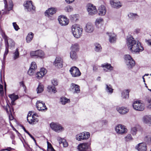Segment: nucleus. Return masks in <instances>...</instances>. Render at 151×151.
Listing matches in <instances>:
<instances>
[{
  "mask_svg": "<svg viewBox=\"0 0 151 151\" xmlns=\"http://www.w3.org/2000/svg\"><path fill=\"white\" fill-rule=\"evenodd\" d=\"M3 86L0 85V92L1 93H3Z\"/></svg>",
  "mask_w": 151,
  "mask_h": 151,
  "instance_id": "052dcab7",
  "label": "nucleus"
},
{
  "mask_svg": "<svg viewBox=\"0 0 151 151\" xmlns=\"http://www.w3.org/2000/svg\"><path fill=\"white\" fill-rule=\"evenodd\" d=\"M128 16L130 19H134L137 17L138 16L137 14L130 13L128 14Z\"/></svg>",
  "mask_w": 151,
  "mask_h": 151,
  "instance_id": "c03bdc74",
  "label": "nucleus"
},
{
  "mask_svg": "<svg viewBox=\"0 0 151 151\" xmlns=\"http://www.w3.org/2000/svg\"><path fill=\"white\" fill-rule=\"evenodd\" d=\"M47 88L49 92L53 93H55L57 92L56 88L54 86L49 85L48 86Z\"/></svg>",
  "mask_w": 151,
  "mask_h": 151,
  "instance_id": "4c0bfd02",
  "label": "nucleus"
},
{
  "mask_svg": "<svg viewBox=\"0 0 151 151\" xmlns=\"http://www.w3.org/2000/svg\"><path fill=\"white\" fill-rule=\"evenodd\" d=\"M60 101L62 104L65 105L67 103L70 102V100L65 97H62L60 98Z\"/></svg>",
  "mask_w": 151,
  "mask_h": 151,
  "instance_id": "72a5a7b5",
  "label": "nucleus"
},
{
  "mask_svg": "<svg viewBox=\"0 0 151 151\" xmlns=\"http://www.w3.org/2000/svg\"><path fill=\"white\" fill-rule=\"evenodd\" d=\"M32 114V112H31V111L29 112L28 114L27 118L29 116H31Z\"/></svg>",
  "mask_w": 151,
  "mask_h": 151,
  "instance_id": "774afa93",
  "label": "nucleus"
},
{
  "mask_svg": "<svg viewBox=\"0 0 151 151\" xmlns=\"http://www.w3.org/2000/svg\"><path fill=\"white\" fill-rule=\"evenodd\" d=\"M33 36V34L32 32L29 33L26 37V40L27 42H30L32 40Z\"/></svg>",
  "mask_w": 151,
  "mask_h": 151,
  "instance_id": "c9c22d12",
  "label": "nucleus"
},
{
  "mask_svg": "<svg viewBox=\"0 0 151 151\" xmlns=\"http://www.w3.org/2000/svg\"><path fill=\"white\" fill-rule=\"evenodd\" d=\"M51 128L57 132H60L63 131L64 128L60 124L52 122L50 124Z\"/></svg>",
  "mask_w": 151,
  "mask_h": 151,
  "instance_id": "39448f33",
  "label": "nucleus"
},
{
  "mask_svg": "<svg viewBox=\"0 0 151 151\" xmlns=\"http://www.w3.org/2000/svg\"><path fill=\"white\" fill-rule=\"evenodd\" d=\"M129 91L128 90H125L122 93V97L123 98L127 99L129 97Z\"/></svg>",
  "mask_w": 151,
  "mask_h": 151,
  "instance_id": "473e14b6",
  "label": "nucleus"
},
{
  "mask_svg": "<svg viewBox=\"0 0 151 151\" xmlns=\"http://www.w3.org/2000/svg\"><path fill=\"white\" fill-rule=\"evenodd\" d=\"M12 24L13 27L15 30L18 31L19 29L18 26L16 22H13Z\"/></svg>",
  "mask_w": 151,
  "mask_h": 151,
  "instance_id": "864d4df0",
  "label": "nucleus"
},
{
  "mask_svg": "<svg viewBox=\"0 0 151 151\" xmlns=\"http://www.w3.org/2000/svg\"><path fill=\"white\" fill-rule=\"evenodd\" d=\"M30 55L31 56L40 58H43L45 56L44 52L42 50H40L31 52H30Z\"/></svg>",
  "mask_w": 151,
  "mask_h": 151,
  "instance_id": "ddd939ff",
  "label": "nucleus"
},
{
  "mask_svg": "<svg viewBox=\"0 0 151 151\" xmlns=\"http://www.w3.org/2000/svg\"><path fill=\"white\" fill-rule=\"evenodd\" d=\"M57 9L55 8H50L47 9L45 12V14L46 16L49 17L50 15L55 14L57 11Z\"/></svg>",
  "mask_w": 151,
  "mask_h": 151,
  "instance_id": "6ab92c4d",
  "label": "nucleus"
},
{
  "mask_svg": "<svg viewBox=\"0 0 151 151\" xmlns=\"http://www.w3.org/2000/svg\"><path fill=\"white\" fill-rule=\"evenodd\" d=\"M72 33L75 37L76 38L80 37L82 32V29L76 24H74L71 27Z\"/></svg>",
  "mask_w": 151,
  "mask_h": 151,
  "instance_id": "f03ea898",
  "label": "nucleus"
},
{
  "mask_svg": "<svg viewBox=\"0 0 151 151\" xmlns=\"http://www.w3.org/2000/svg\"><path fill=\"white\" fill-rule=\"evenodd\" d=\"M25 9L28 11H34L35 8L34 6L32 1H27L24 4Z\"/></svg>",
  "mask_w": 151,
  "mask_h": 151,
  "instance_id": "6e6552de",
  "label": "nucleus"
},
{
  "mask_svg": "<svg viewBox=\"0 0 151 151\" xmlns=\"http://www.w3.org/2000/svg\"><path fill=\"white\" fill-rule=\"evenodd\" d=\"M8 47H6V51H5V53H4V55H6L8 53Z\"/></svg>",
  "mask_w": 151,
  "mask_h": 151,
  "instance_id": "0e129e2a",
  "label": "nucleus"
},
{
  "mask_svg": "<svg viewBox=\"0 0 151 151\" xmlns=\"http://www.w3.org/2000/svg\"><path fill=\"white\" fill-rule=\"evenodd\" d=\"M127 45L131 51L134 53L141 52L144 50L143 47L140 42L138 40H135L132 37L127 38Z\"/></svg>",
  "mask_w": 151,
  "mask_h": 151,
  "instance_id": "f257e3e1",
  "label": "nucleus"
},
{
  "mask_svg": "<svg viewBox=\"0 0 151 151\" xmlns=\"http://www.w3.org/2000/svg\"><path fill=\"white\" fill-rule=\"evenodd\" d=\"M36 106L37 109L39 111H45L47 109L45 103L41 101H37L36 104Z\"/></svg>",
  "mask_w": 151,
  "mask_h": 151,
  "instance_id": "f8f14e48",
  "label": "nucleus"
},
{
  "mask_svg": "<svg viewBox=\"0 0 151 151\" xmlns=\"http://www.w3.org/2000/svg\"><path fill=\"white\" fill-rule=\"evenodd\" d=\"M99 14L101 16L104 15L106 12V9L104 6L102 5L99 6L98 9Z\"/></svg>",
  "mask_w": 151,
  "mask_h": 151,
  "instance_id": "5701e85b",
  "label": "nucleus"
},
{
  "mask_svg": "<svg viewBox=\"0 0 151 151\" xmlns=\"http://www.w3.org/2000/svg\"><path fill=\"white\" fill-rule=\"evenodd\" d=\"M5 109L7 113L9 115V119L10 120H12L14 119V117L12 114V110L13 111V109L12 108L11 109L9 106L7 104L6 107Z\"/></svg>",
  "mask_w": 151,
  "mask_h": 151,
  "instance_id": "4be33fe9",
  "label": "nucleus"
},
{
  "mask_svg": "<svg viewBox=\"0 0 151 151\" xmlns=\"http://www.w3.org/2000/svg\"><path fill=\"white\" fill-rule=\"evenodd\" d=\"M5 4L4 11V14H8L9 11L12 9L13 7V3L11 0H9L8 3L6 1H4Z\"/></svg>",
  "mask_w": 151,
  "mask_h": 151,
  "instance_id": "9d476101",
  "label": "nucleus"
},
{
  "mask_svg": "<svg viewBox=\"0 0 151 151\" xmlns=\"http://www.w3.org/2000/svg\"><path fill=\"white\" fill-rule=\"evenodd\" d=\"M65 9L67 12H70L73 10V8L72 6H68L65 7Z\"/></svg>",
  "mask_w": 151,
  "mask_h": 151,
  "instance_id": "09e8293b",
  "label": "nucleus"
},
{
  "mask_svg": "<svg viewBox=\"0 0 151 151\" xmlns=\"http://www.w3.org/2000/svg\"><path fill=\"white\" fill-rule=\"evenodd\" d=\"M47 151H55L53 148L47 149Z\"/></svg>",
  "mask_w": 151,
  "mask_h": 151,
  "instance_id": "338daca9",
  "label": "nucleus"
},
{
  "mask_svg": "<svg viewBox=\"0 0 151 151\" xmlns=\"http://www.w3.org/2000/svg\"><path fill=\"white\" fill-rule=\"evenodd\" d=\"M115 131L119 134H122L126 133L127 130L125 127L122 124H118L115 128Z\"/></svg>",
  "mask_w": 151,
  "mask_h": 151,
  "instance_id": "423d86ee",
  "label": "nucleus"
},
{
  "mask_svg": "<svg viewBox=\"0 0 151 151\" xmlns=\"http://www.w3.org/2000/svg\"><path fill=\"white\" fill-rule=\"evenodd\" d=\"M53 86H56L58 85V82L57 80L55 79H53L51 80Z\"/></svg>",
  "mask_w": 151,
  "mask_h": 151,
  "instance_id": "5fc2aeb1",
  "label": "nucleus"
},
{
  "mask_svg": "<svg viewBox=\"0 0 151 151\" xmlns=\"http://www.w3.org/2000/svg\"><path fill=\"white\" fill-rule=\"evenodd\" d=\"M133 109L135 110L142 111L145 109V105L143 102L141 101H134L132 104Z\"/></svg>",
  "mask_w": 151,
  "mask_h": 151,
  "instance_id": "7ed1b4c3",
  "label": "nucleus"
},
{
  "mask_svg": "<svg viewBox=\"0 0 151 151\" xmlns=\"http://www.w3.org/2000/svg\"><path fill=\"white\" fill-rule=\"evenodd\" d=\"M35 70L32 69L31 68H29L28 71V74L30 76H32L35 73Z\"/></svg>",
  "mask_w": 151,
  "mask_h": 151,
  "instance_id": "3c124183",
  "label": "nucleus"
},
{
  "mask_svg": "<svg viewBox=\"0 0 151 151\" xmlns=\"http://www.w3.org/2000/svg\"><path fill=\"white\" fill-rule=\"evenodd\" d=\"M90 137V134L88 132H86V139H88Z\"/></svg>",
  "mask_w": 151,
  "mask_h": 151,
  "instance_id": "6e6d98bb",
  "label": "nucleus"
},
{
  "mask_svg": "<svg viewBox=\"0 0 151 151\" xmlns=\"http://www.w3.org/2000/svg\"><path fill=\"white\" fill-rule=\"evenodd\" d=\"M30 68L32 69H33L35 70L37 68V66L35 63L34 62H32L31 64V65Z\"/></svg>",
  "mask_w": 151,
  "mask_h": 151,
  "instance_id": "8fccbe9b",
  "label": "nucleus"
},
{
  "mask_svg": "<svg viewBox=\"0 0 151 151\" xmlns=\"http://www.w3.org/2000/svg\"><path fill=\"white\" fill-rule=\"evenodd\" d=\"M71 51H73L74 52H75V51H77L79 49L78 45L77 43L72 45L71 47Z\"/></svg>",
  "mask_w": 151,
  "mask_h": 151,
  "instance_id": "e433bc0d",
  "label": "nucleus"
},
{
  "mask_svg": "<svg viewBox=\"0 0 151 151\" xmlns=\"http://www.w3.org/2000/svg\"><path fill=\"white\" fill-rule=\"evenodd\" d=\"M107 34L109 35V41L111 43H113L116 41V35L114 34L107 32Z\"/></svg>",
  "mask_w": 151,
  "mask_h": 151,
  "instance_id": "393cba45",
  "label": "nucleus"
},
{
  "mask_svg": "<svg viewBox=\"0 0 151 151\" xmlns=\"http://www.w3.org/2000/svg\"><path fill=\"white\" fill-rule=\"evenodd\" d=\"M87 11L89 14L93 15L96 14L97 11L96 7L91 4H88L87 5Z\"/></svg>",
  "mask_w": 151,
  "mask_h": 151,
  "instance_id": "9b49d317",
  "label": "nucleus"
},
{
  "mask_svg": "<svg viewBox=\"0 0 151 151\" xmlns=\"http://www.w3.org/2000/svg\"><path fill=\"white\" fill-rule=\"evenodd\" d=\"M37 116L35 114H33L32 116H29L27 118V120L29 123L34 124L37 123L38 119L36 117Z\"/></svg>",
  "mask_w": 151,
  "mask_h": 151,
  "instance_id": "dca6fc26",
  "label": "nucleus"
},
{
  "mask_svg": "<svg viewBox=\"0 0 151 151\" xmlns=\"http://www.w3.org/2000/svg\"><path fill=\"white\" fill-rule=\"evenodd\" d=\"M7 47L9 46L11 47H14L15 45L14 42L10 38H8L7 40Z\"/></svg>",
  "mask_w": 151,
  "mask_h": 151,
  "instance_id": "f704fd0d",
  "label": "nucleus"
},
{
  "mask_svg": "<svg viewBox=\"0 0 151 151\" xmlns=\"http://www.w3.org/2000/svg\"><path fill=\"white\" fill-rule=\"evenodd\" d=\"M95 46L94 50L97 52H99L101 51L102 47L101 45L97 43H96L94 44Z\"/></svg>",
  "mask_w": 151,
  "mask_h": 151,
  "instance_id": "7c9ffc66",
  "label": "nucleus"
},
{
  "mask_svg": "<svg viewBox=\"0 0 151 151\" xmlns=\"http://www.w3.org/2000/svg\"><path fill=\"white\" fill-rule=\"evenodd\" d=\"M76 139L78 141H81L85 139V133L83 132L77 135L76 136Z\"/></svg>",
  "mask_w": 151,
  "mask_h": 151,
  "instance_id": "c85d7f7f",
  "label": "nucleus"
},
{
  "mask_svg": "<svg viewBox=\"0 0 151 151\" xmlns=\"http://www.w3.org/2000/svg\"><path fill=\"white\" fill-rule=\"evenodd\" d=\"M110 2L111 6L114 8H119L122 6L121 3L115 0H111Z\"/></svg>",
  "mask_w": 151,
  "mask_h": 151,
  "instance_id": "412c9836",
  "label": "nucleus"
},
{
  "mask_svg": "<svg viewBox=\"0 0 151 151\" xmlns=\"http://www.w3.org/2000/svg\"><path fill=\"white\" fill-rule=\"evenodd\" d=\"M94 27L90 23L87 24L86 27V31L88 32H91L93 31Z\"/></svg>",
  "mask_w": 151,
  "mask_h": 151,
  "instance_id": "bb28decb",
  "label": "nucleus"
},
{
  "mask_svg": "<svg viewBox=\"0 0 151 151\" xmlns=\"http://www.w3.org/2000/svg\"><path fill=\"white\" fill-rule=\"evenodd\" d=\"M90 143H88L86 145V150L87 149H89L90 147Z\"/></svg>",
  "mask_w": 151,
  "mask_h": 151,
  "instance_id": "680f3d73",
  "label": "nucleus"
},
{
  "mask_svg": "<svg viewBox=\"0 0 151 151\" xmlns=\"http://www.w3.org/2000/svg\"><path fill=\"white\" fill-rule=\"evenodd\" d=\"M70 72L72 76L74 77H79L81 75L79 69L76 67L74 66L71 68Z\"/></svg>",
  "mask_w": 151,
  "mask_h": 151,
  "instance_id": "1a4fd4ad",
  "label": "nucleus"
},
{
  "mask_svg": "<svg viewBox=\"0 0 151 151\" xmlns=\"http://www.w3.org/2000/svg\"><path fill=\"white\" fill-rule=\"evenodd\" d=\"M103 22V19L102 18H97L96 19L95 23L96 25H97Z\"/></svg>",
  "mask_w": 151,
  "mask_h": 151,
  "instance_id": "de8ad7c7",
  "label": "nucleus"
},
{
  "mask_svg": "<svg viewBox=\"0 0 151 151\" xmlns=\"http://www.w3.org/2000/svg\"><path fill=\"white\" fill-rule=\"evenodd\" d=\"M19 52L17 49H16L14 53L13 58L14 60L19 57Z\"/></svg>",
  "mask_w": 151,
  "mask_h": 151,
  "instance_id": "49530a36",
  "label": "nucleus"
},
{
  "mask_svg": "<svg viewBox=\"0 0 151 151\" xmlns=\"http://www.w3.org/2000/svg\"><path fill=\"white\" fill-rule=\"evenodd\" d=\"M141 128L140 127L138 126H136L133 127L131 128V132L133 135H135L137 134V129Z\"/></svg>",
  "mask_w": 151,
  "mask_h": 151,
  "instance_id": "c756f323",
  "label": "nucleus"
},
{
  "mask_svg": "<svg viewBox=\"0 0 151 151\" xmlns=\"http://www.w3.org/2000/svg\"><path fill=\"white\" fill-rule=\"evenodd\" d=\"M47 72V71L45 68H42L40 69L39 72L37 73L36 77L37 79H40L44 76L46 73Z\"/></svg>",
  "mask_w": 151,
  "mask_h": 151,
  "instance_id": "2eb2a0df",
  "label": "nucleus"
},
{
  "mask_svg": "<svg viewBox=\"0 0 151 151\" xmlns=\"http://www.w3.org/2000/svg\"><path fill=\"white\" fill-rule=\"evenodd\" d=\"M9 97L13 101H15L18 99V96L14 93L9 95Z\"/></svg>",
  "mask_w": 151,
  "mask_h": 151,
  "instance_id": "a19ab883",
  "label": "nucleus"
},
{
  "mask_svg": "<svg viewBox=\"0 0 151 151\" xmlns=\"http://www.w3.org/2000/svg\"><path fill=\"white\" fill-rule=\"evenodd\" d=\"M146 101L148 104L146 106L147 108L148 109H151V98L147 99Z\"/></svg>",
  "mask_w": 151,
  "mask_h": 151,
  "instance_id": "a18cd8bd",
  "label": "nucleus"
},
{
  "mask_svg": "<svg viewBox=\"0 0 151 151\" xmlns=\"http://www.w3.org/2000/svg\"><path fill=\"white\" fill-rule=\"evenodd\" d=\"M78 15L76 14L71 15L70 17V20L73 22L76 21L78 20Z\"/></svg>",
  "mask_w": 151,
  "mask_h": 151,
  "instance_id": "58836bf2",
  "label": "nucleus"
},
{
  "mask_svg": "<svg viewBox=\"0 0 151 151\" xmlns=\"http://www.w3.org/2000/svg\"><path fill=\"white\" fill-rule=\"evenodd\" d=\"M135 148L138 151H146L147 147L146 145L144 143H141L137 145Z\"/></svg>",
  "mask_w": 151,
  "mask_h": 151,
  "instance_id": "a211bd4d",
  "label": "nucleus"
},
{
  "mask_svg": "<svg viewBox=\"0 0 151 151\" xmlns=\"http://www.w3.org/2000/svg\"><path fill=\"white\" fill-rule=\"evenodd\" d=\"M58 20L59 23L62 26H66L69 23V19L63 15L59 16Z\"/></svg>",
  "mask_w": 151,
  "mask_h": 151,
  "instance_id": "0eeeda50",
  "label": "nucleus"
},
{
  "mask_svg": "<svg viewBox=\"0 0 151 151\" xmlns=\"http://www.w3.org/2000/svg\"><path fill=\"white\" fill-rule=\"evenodd\" d=\"M116 109L117 111L121 114H126L129 111V110L127 108L124 107H117Z\"/></svg>",
  "mask_w": 151,
  "mask_h": 151,
  "instance_id": "a878e982",
  "label": "nucleus"
},
{
  "mask_svg": "<svg viewBox=\"0 0 151 151\" xmlns=\"http://www.w3.org/2000/svg\"><path fill=\"white\" fill-rule=\"evenodd\" d=\"M125 140L127 141H129L132 139V138L130 134H128L125 138Z\"/></svg>",
  "mask_w": 151,
  "mask_h": 151,
  "instance_id": "603ef678",
  "label": "nucleus"
},
{
  "mask_svg": "<svg viewBox=\"0 0 151 151\" xmlns=\"http://www.w3.org/2000/svg\"><path fill=\"white\" fill-rule=\"evenodd\" d=\"M44 89V86L41 83H40L38 85L36 90L37 93H40L42 92L43 91Z\"/></svg>",
  "mask_w": 151,
  "mask_h": 151,
  "instance_id": "2f4dec72",
  "label": "nucleus"
},
{
  "mask_svg": "<svg viewBox=\"0 0 151 151\" xmlns=\"http://www.w3.org/2000/svg\"><path fill=\"white\" fill-rule=\"evenodd\" d=\"M54 65L55 67L58 68L62 67L63 62L62 59L60 57H57L54 62Z\"/></svg>",
  "mask_w": 151,
  "mask_h": 151,
  "instance_id": "4468645a",
  "label": "nucleus"
},
{
  "mask_svg": "<svg viewBox=\"0 0 151 151\" xmlns=\"http://www.w3.org/2000/svg\"><path fill=\"white\" fill-rule=\"evenodd\" d=\"M70 89L71 91H73L74 93H78L80 91V89L79 86L73 83H72L70 84Z\"/></svg>",
  "mask_w": 151,
  "mask_h": 151,
  "instance_id": "f3484780",
  "label": "nucleus"
},
{
  "mask_svg": "<svg viewBox=\"0 0 151 151\" xmlns=\"http://www.w3.org/2000/svg\"><path fill=\"white\" fill-rule=\"evenodd\" d=\"M148 45H150L151 47V40H149L146 41Z\"/></svg>",
  "mask_w": 151,
  "mask_h": 151,
  "instance_id": "e2e57ef3",
  "label": "nucleus"
},
{
  "mask_svg": "<svg viewBox=\"0 0 151 151\" xmlns=\"http://www.w3.org/2000/svg\"><path fill=\"white\" fill-rule=\"evenodd\" d=\"M57 139L60 144L63 143L64 147H66L68 146V143L64 138L58 137H57Z\"/></svg>",
  "mask_w": 151,
  "mask_h": 151,
  "instance_id": "b1692460",
  "label": "nucleus"
},
{
  "mask_svg": "<svg viewBox=\"0 0 151 151\" xmlns=\"http://www.w3.org/2000/svg\"><path fill=\"white\" fill-rule=\"evenodd\" d=\"M142 121L145 124L151 123V115H147L142 118Z\"/></svg>",
  "mask_w": 151,
  "mask_h": 151,
  "instance_id": "cd10ccee",
  "label": "nucleus"
},
{
  "mask_svg": "<svg viewBox=\"0 0 151 151\" xmlns=\"http://www.w3.org/2000/svg\"><path fill=\"white\" fill-rule=\"evenodd\" d=\"M101 67L103 68L105 71H109L113 70V67L110 64L107 63L102 64Z\"/></svg>",
  "mask_w": 151,
  "mask_h": 151,
  "instance_id": "aec40b11",
  "label": "nucleus"
},
{
  "mask_svg": "<svg viewBox=\"0 0 151 151\" xmlns=\"http://www.w3.org/2000/svg\"><path fill=\"white\" fill-rule=\"evenodd\" d=\"M70 58L73 60H76L77 58V56L75 52L71 51L70 52Z\"/></svg>",
  "mask_w": 151,
  "mask_h": 151,
  "instance_id": "ea45409f",
  "label": "nucleus"
},
{
  "mask_svg": "<svg viewBox=\"0 0 151 151\" xmlns=\"http://www.w3.org/2000/svg\"><path fill=\"white\" fill-rule=\"evenodd\" d=\"M106 91L109 93H112L113 92V89L112 88L111 86L110 85H108L106 84Z\"/></svg>",
  "mask_w": 151,
  "mask_h": 151,
  "instance_id": "37998d69",
  "label": "nucleus"
},
{
  "mask_svg": "<svg viewBox=\"0 0 151 151\" xmlns=\"http://www.w3.org/2000/svg\"><path fill=\"white\" fill-rule=\"evenodd\" d=\"M98 69V67L96 65H94L93 66V70L94 71H97Z\"/></svg>",
  "mask_w": 151,
  "mask_h": 151,
  "instance_id": "4d7b16f0",
  "label": "nucleus"
},
{
  "mask_svg": "<svg viewBox=\"0 0 151 151\" xmlns=\"http://www.w3.org/2000/svg\"><path fill=\"white\" fill-rule=\"evenodd\" d=\"M124 59L127 66L129 69L132 68L135 65L134 60L129 55H125Z\"/></svg>",
  "mask_w": 151,
  "mask_h": 151,
  "instance_id": "20e7f679",
  "label": "nucleus"
},
{
  "mask_svg": "<svg viewBox=\"0 0 151 151\" xmlns=\"http://www.w3.org/2000/svg\"><path fill=\"white\" fill-rule=\"evenodd\" d=\"M47 149H49V148H53L52 147V145L50 143H49L48 142H47Z\"/></svg>",
  "mask_w": 151,
  "mask_h": 151,
  "instance_id": "bf43d9fd",
  "label": "nucleus"
},
{
  "mask_svg": "<svg viewBox=\"0 0 151 151\" xmlns=\"http://www.w3.org/2000/svg\"><path fill=\"white\" fill-rule=\"evenodd\" d=\"M149 88L148 89V90L151 91V82H150L149 83Z\"/></svg>",
  "mask_w": 151,
  "mask_h": 151,
  "instance_id": "69168bd1",
  "label": "nucleus"
},
{
  "mask_svg": "<svg viewBox=\"0 0 151 151\" xmlns=\"http://www.w3.org/2000/svg\"><path fill=\"white\" fill-rule=\"evenodd\" d=\"M78 149L80 151H85V144L81 143L80 144L78 147Z\"/></svg>",
  "mask_w": 151,
  "mask_h": 151,
  "instance_id": "79ce46f5",
  "label": "nucleus"
},
{
  "mask_svg": "<svg viewBox=\"0 0 151 151\" xmlns=\"http://www.w3.org/2000/svg\"><path fill=\"white\" fill-rule=\"evenodd\" d=\"M75 0H65L66 3L68 4H70L73 2Z\"/></svg>",
  "mask_w": 151,
  "mask_h": 151,
  "instance_id": "13d9d810",
  "label": "nucleus"
}]
</instances>
